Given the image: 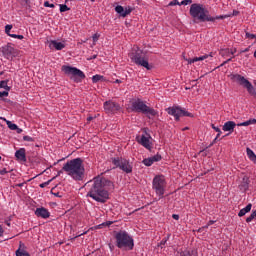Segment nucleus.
I'll list each match as a JSON object with an SVG mask.
<instances>
[{
	"mask_svg": "<svg viewBox=\"0 0 256 256\" xmlns=\"http://www.w3.org/2000/svg\"><path fill=\"white\" fill-rule=\"evenodd\" d=\"M174 5H181V3H179V0H173L169 3L170 7H173Z\"/></svg>",
	"mask_w": 256,
	"mask_h": 256,
	"instance_id": "42",
	"label": "nucleus"
},
{
	"mask_svg": "<svg viewBox=\"0 0 256 256\" xmlns=\"http://www.w3.org/2000/svg\"><path fill=\"white\" fill-rule=\"evenodd\" d=\"M35 215L36 217H41L42 219H49V217H51V213L45 207L37 208L35 210Z\"/></svg>",
	"mask_w": 256,
	"mask_h": 256,
	"instance_id": "14",
	"label": "nucleus"
},
{
	"mask_svg": "<svg viewBox=\"0 0 256 256\" xmlns=\"http://www.w3.org/2000/svg\"><path fill=\"white\" fill-rule=\"evenodd\" d=\"M172 218H174L176 221H179V214H173Z\"/></svg>",
	"mask_w": 256,
	"mask_h": 256,
	"instance_id": "54",
	"label": "nucleus"
},
{
	"mask_svg": "<svg viewBox=\"0 0 256 256\" xmlns=\"http://www.w3.org/2000/svg\"><path fill=\"white\" fill-rule=\"evenodd\" d=\"M99 37H100L99 34H94V35L92 36L93 42H94V43H97V41H99Z\"/></svg>",
	"mask_w": 256,
	"mask_h": 256,
	"instance_id": "44",
	"label": "nucleus"
},
{
	"mask_svg": "<svg viewBox=\"0 0 256 256\" xmlns=\"http://www.w3.org/2000/svg\"><path fill=\"white\" fill-rule=\"evenodd\" d=\"M180 256H192L189 250L181 251Z\"/></svg>",
	"mask_w": 256,
	"mask_h": 256,
	"instance_id": "37",
	"label": "nucleus"
},
{
	"mask_svg": "<svg viewBox=\"0 0 256 256\" xmlns=\"http://www.w3.org/2000/svg\"><path fill=\"white\" fill-rule=\"evenodd\" d=\"M246 153H247L249 159L255 155V152H253V150H251L250 148H246Z\"/></svg>",
	"mask_w": 256,
	"mask_h": 256,
	"instance_id": "35",
	"label": "nucleus"
},
{
	"mask_svg": "<svg viewBox=\"0 0 256 256\" xmlns=\"http://www.w3.org/2000/svg\"><path fill=\"white\" fill-rule=\"evenodd\" d=\"M23 141L33 142V141H35V139L30 136H23Z\"/></svg>",
	"mask_w": 256,
	"mask_h": 256,
	"instance_id": "40",
	"label": "nucleus"
},
{
	"mask_svg": "<svg viewBox=\"0 0 256 256\" xmlns=\"http://www.w3.org/2000/svg\"><path fill=\"white\" fill-rule=\"evenodd\" d=\"M207 57H209V55L195 57L193 59L190 58L187 61H188L189 65H191L192 63H197V61H205V59H207Z\"/></svg>",
	"mask_w": 256,
	"mask_h": 256,
	"instance_id": "23",
	"label": "nucleus"
},
{
	"mask_svg": "<svg viewBox=\"0 0 256 256\" xmlns=\"http://www.w3.org/2000/svg\"><path fill=\"white\" fill-rule=\"evenodd\" d=\"M131 60L135 65H139L140 67H144L147 71H151L153 69V64H149V58H147V52H143L141 49H137L135 53H132Z\"/></svg>",
	"mask_w": 256,
	"mask_h": 256,
	"instance_id": "6",
	"label": "nucleus"
},
{
	"mask_svg": "<svg viewBox=\"0 0 256 256\" xmlns=\"http://www.w3.org/2000/svg\"><path fill=\"white\" fill-rule=\"evenodd\" d=\"M167 241H169V235H168L166 238H164V239L161 240L160 246H161V245H165V244L167 243Z\"/></svg>",
	"mask_w": 256,
	"mask_h": 256,
	"instance_id": "45",
	"label": "nucleus"
},
{
	"mask_svg": "<svg viewBox=\"0 0 256 256\" xmlns=\"http://www.w3.org/2000/svg\"><path fill=\"white\" fill-rule=\"evenodd\" d=\"M104 109L106 113H115V111H119V109H121V106L113 101H106L104 103Z\"/></svg>",
	"mask_w": 256,
	"mask_h": 256,
	"instance_id": "13",
	"label": "nucleus"
},
{
	"mask_svg": "<svg viewBox=\"0 0 256 256\" xmlns=\"http://www.w3.org/2000/svg\"><path fill=\"white\" fill-rule=\"evenodd\" d=\"M15 131H17L18 134L23 133V129L19 128V126H17V129Z\"/></svg>",
	"mask_w": 256,
	"mask_h": 256,
	"instance_id": "56",
	"label": "nucleus"
},
{
	"mask_svg": "<svg viewBox=\"0 0 256 256\" xmlns=\"http://www.w3.org/2000/svg\"><path fill=\"white\" fill-rule=\"evenodd\" d=\"M252 207H253V204L249 203L245 208H242L239 211L238 217H245V215H247V213H249L251 211Z\"/></svg>",
	"mask_w": 256,
	"mask_h": 256,
	"instance_id": "20",
	"label": "nucleus"
},
{
	"mask_svg": "<svg viewBox=\"0 0 256 256\" xmlns=\"http://www.w3.org/2000/svg\"><path fill=\"white\" fill-rule=\"evenodd\" d=\"M166 112L168 115H171L175 118V121H180L181 117H194L191 112L179 107V106H172L166 108Z\"/></svg>",
	"mask_w": 256,
	"mask_h": 256,
	"instance_id": "9",
	"label": "nucleus"
},
{
	"mask_svg": "<svg viewBox=\"0 0 256 256\" xmlns=\"http://www.w3.org/2000/svg\"><path fill=\"white\" fill-rule=\"evenodd\" d=\"M110 225H113V221H106L102 224H99L96 226V229H103V227H109Z\"/></svg>",
	"mask_w": 256,
	"mask_h": 256,
	"instance_id": "28",
	"label": "nucleus"
},
{
	"mask_svg": "<svg viewBox=\"0 0 256 256\" xmlns=\"http://www.w3.org/2000/svg\"><path fill=\"white\" fill-rule=\"evenodd\" d=\"M193 3V0H183L180 5H191Z\"/></svg>",
	"mask_w": 256,
	"mask_h": 256,
	"instance_id": "41",
	"label": "nucleus"
},
{
	"mask_svg": "<svg viewBox=\"0 0 256 256\" xmlns=\"http://www.w3.org/2000/svg\"><path fill=\"white\" fill-rule=\"evenodd\" d=\"M10 37H12L13 39H24L25 37L23 35H18V34H12L10 35Z\"/></svg>",
	"mask_w": 256,
	"mask_h": 256,
	"instance_id": "38",
	"label": "nucleus"
},
{
	"mask_svg": "<svg viewBox=\"0 0 256 256\" xmlns=\"http://www.w3.org/2000/svg\"><path fill=\"white\" fill-rule=\"evenodd\" d=\"M21 247H25V244L20 242V248L16 250V256H31L29 252L21 249Z\"/></svg>",
	"mask_w": 256,
	"mask_h": 256,
	"instance_id": "21",
	"label": "nucleus"
},
{
	"mask_svg": "<svg viewBox=\"0 0 256 256\" xmlns=\"http://www.w3.org/2000/svg\"><path fill=\"white\" fill-rule=\"evenodd\" d=\"M143 165H145L146 167H151V165H153V159L150 157V158H145L143 161H142Z\"/></svg>",
	"mask_w": 256,
	"mask_h": 256,
	"instance_id": "29",
	"label": "nucleus"
},
{
	"mask_svg": "<svg viewBox=\"0 0 256 256\" xmlns=\"http://www.w3.org/2000/svg\"><path fill=\"white\" fill-rule=\"evenodd\" d=\"M115 83H121V80L116 79V80H115Z\"/></svg>",
	"mask_w": 256,
	"mask_h": 256,
	"instance_id": "64",
	"label": "nucleus"
},
{
	"mask_svg": "<svg viewBox=\"0 0 256 256\" xmlns=\"http://www.w3.org/2000/svg\"><path fill=\"white\" fill-rule=\"evenodd\" d=\"M150 158L152 159L153 163H157V161H161V159H162L160 154H156V155H154V156H152Z\"/></svg>",
	"mask_w": 256,
	"mask_h": 256,
	"instance_id": "33",
	"label": "nucleus"
},
{
	"mask_svg": "<svg viewBox=\"0 0 256 256\" xmlns=\"http://www.w3.org/2000/svg\"><path fill=\"white\" fill-rule=\"evenodd\" d=\"M4 233H5V230L3 229V226L0 225V237H3Z\"/></svg>",
	"mask_w": 256,
	"mask_h": 256,
	"instance_id": "51",
	"label": "nucleus"
},
{
	"mask_svg": "<svg viewBox=\"0 0 256 256\" xmlns=\"http://www.w3.org/2000/svg\"><path fill=\"white\" fill-rule=\"evenodd\" d=\"M124 11H125L124 15H126V17H127V15H131V13L133 12V8L128 6V7L125 8Z\"/></svg>",
	"mask_w": 256,
	"mask_h": 256,
	"instance_id": "34",
	"label": "nucleus"
},
{
	"mask_svg": "<svg viewBox=\"0 0 256 256\" xmlns=\"http://www.w3.org/2000/svg\"><path fill=\"white\" fill-rule=\"evenodd\" d=\"M144 133L141 136H136V141L137 143H139L140 145H142V147H145V149H148V151H151V142L149 141V139H151V135L147 134V130L144 129ZM145 135H148L145 136Z\"/></svg>",
	"mask_w": 256,
	"mask_h": 256,
	"instance_id": "12",
	"label": "nucleus"
},
{
	"mask_svg": "<svg viewBox=\"0 0 256 256\" xmlns=\"http://www.w3.org/2000/svg\"><path fill=\"white\" fill-rule=\"evenodd\" d=\"M63 171L67 173L75 181H83L85 177V166H83V159L76 158L67 161L63 165Z\"/></svg>",
	"mask_w": 256,
	"mask_h": 256,
	"instance_id": "3",
	"label": "nucleus"
},
{
	"mask_svg": "<svg viewBox=\"0 0 256 256\" xmlns=\"http://www.w3.org/2000/svg\"><path fill=\"white\" fill-rule=\"evenodd\" d=\"M86 185L90 187L87 197H91L97 203H107L109 191L115 190V184L111 180L101 176L94 177Z\"/></svg>",
	"mask_w": 256,
	"mask_h": 256,
	"instance_id": "1",
	"label": "nucleus"
},
{
	"mask_svg": "<svg viewBox=\"0 0 256 256\" xmlns=\"http://www.w3.org/2000/svg\"><path fill=\"white\" fill-rule=\"evenodd\" d=\"M250 161H253V163H256V154H254L251 158Z\"/></svg>",
	"mask_w": 256,
	"mask_h": 256,
	"instance_id": "55",
	"label": "nucleus"
},
{
	"mask_svg": "<svg viewBox=\"0 0 256 256\" xmlns=\"http://www.w3.org/2000/svg\"><path fill=\"white\" fill-rule=\"evenodd\" d=\"M11 29H13V25H11V24H7L6 26H5V33H6V35H8V37H11Z\"/></svg>",
	"mask_w": 256,
	"mask_h": 256,
	"instance_id": "31",
	"label": "nucleus"
},
{
	"mask_svg": "<svg viewBox=\"0 0 256 256\" xmlns=\"http://www.w3.org/2000/svg\"><path fill=\"white\" fill-rule=\"evenodd\" d=\"M115 239L116 247H118V249H128L129 251H133L135 243L133 237H131L127 231L120 230L119 232H116Z\"/></svg>",
	"mask_w": 256,
	"mask_h": 256,
	"instance_id": "4",
	"label": "nucleus"
},
{
	"mask_svg": "<svg viewBox=\"0 0 256 256\" xmlns=\"http://www.w3.org/2000/svg\"><path fill=\"white\" fill-rule=\"evenodd\" d=\"M251 49V46H249L248 48H245L244 50H241L240 53H248V51Z\"/></svg>",
	"mask_w": 256,
	"mask_h": 256,
	"instance_id": "53",
	"label": "nucleus"
},
{
	"mask_svg": "<svg viewBox=\"0 0 256 256\" xmlns=\"http://www.w3.org/2000/svg\"><path fill=\"white\" fill-rule=\"evenodd\" d=\"M62 71L65 73V75H68L70 77L71 81H74V83H81L83 79H85V73L81 71L79 68L73 67V66H62Z\"/></svg>",
	"mask_w": 256,
	"mask_h": 256,
	"instance_id": "7",
	"label": "nucleus"
},
{
	"mask_svg": "<svg viewBox=\"0 0 256 256\" xmlns=\"http://www.w3.org/2000/svg\"><path fill=\"white\" fill-rule=\"evenodd\" d=\"M64 171L65 170H63V167H62V169L60 171H58L57 175L54 177H56V178L59 177L61 174H63Z\"/></svg>",
	"mask_w": 256,
	"mask_h": 256,
	"instance_id": "52",
	"label": "nucleus"
},
{
	"mask_svg": "<svg viewBox=\"0 0 256 256\" xmlns=\"http://www.w3.org/2000/svg\"><path fill=\"white\" fill-rule=\"evenodd\" d=\"M251 183V180H249V177L244 176L242 178L241 184L239 185L241 191H247L249 189V184Z\"/></svg>",
	"mask_w": 256,
	"mask_h": 256,
	"instance_id": "19",
	"label": "nucleus"
},
{
	"mask_svg": "<svg viewBox=\"0 0 256 256\" xmlns=\"http://www.w3.org/2000/svg\"><path fill=\"white\" fill-rule=\"evenodd\" d=\"M15 157L18 159V161H27V156L25 154V148H20L15 152Z\"/></svg>",
	"mask_w": 256,
	"mask_h": 256,
	"instance_id": "17",
	"label": "nucleus"
},
{
	"mask_svg": "<svg viewBox=\"0 0 256 256\" xmlns=\"http://www.w3.org/2000/svg\"><path fill=\"white\" fill-rule=\"evenodd\" d=\"M235 127H237V124L233 121H228L223 125V131H229V133H233L235 131Z\"/></svg>",
	"mask_w": 256,
	"mask_h": 256,
	"instance_id": "18",
	"label": "nucleus"
},
{
	"mask_svg": "<svg viewBox=\"0 0 256 256\" xmlns=\"http://www.w3.org/2000/svg\"><path fill=\"white\" fill-rule=\"evenodd\" d=\"M189 13L193 19V23H215V21L219 19H227L229 17H237V15H239V11L233 10L232 14L211 16V14H209V10L203 4L199 3L192 4L190 6Z\"/></svg>",
	"mask_w": 256,
	"mask_h": 256,
	"instance_id": "2",
	"label": "nucleus"
},
{
	"mask_svg": "<svg viewBox=\"0 0 256 256\" xmlns=\"http://www.w3.org/2000/svg\"><path fill=\"white\" fill-rule=\"evenodd\" d=\"M153 189H155L156 194L160 197L165 195V178L163 176H156L153 179Z\"/></svg>",
	"mask_w": 256,
	"mask_h": 256,
	"instance_id": "11",
	"label": "nucleus"
},
{
	"mask_svg": "<svg viewBox=\"0 0 256 256\" xmlns=\"http://www.w3.org/2000/svg\"><path fill=\"white\" fill-rule=\"evenodd\" d=\"M44 7H50L51 9H55V4L49 3V1L44 2Z\"/></svg>",
	"mask_w": 256,
	"mask_h": 256,
	"instance_id": "39",
	"label": "nucleus"
},
{
	"mask_svg": "<svg viewBox=\"0 0 256 256\" xmlns=\"http://www.w3.org/2000/svg\"><path fill=\"white\" fill-rule=\"evenodd\" d=\"M213 223H215V221L214 220H210L209 222H208V227L210 226V225H213Z\"/></svg>",
	"mask_w": 256,
	"mask_h": 256,
	"instance_id": "61",
	"label": "nucleus"
},
{
	"mask_svg": "<svg viewBox=\"0 0 256 256\" xmlns=\"http://www.w3.org/2000/svg\"><path fill=\"white\" fill-rule=\"evenodd\" d=\"M87 121H93V117L89 116V117L87 118Z\"/></svg>",
	"mask_w": 256,
	"mask_h": 256,
	"instance_id": "62",
	"label": "nucleus"
},
{
	"mask_svg": "<svg viewBox=\"0 0 256 256\" xmlns=\"http://www.w3.org/2000/svg\"><path fill=\"white\" fill-rule=\"evenodd\" d=\"M209 225L203 226L201 228L198 229V233H203L205 231V229H208Z\"/></svg>",
	"mask_w": 256,
	"mask_h": 256,
	"instance_id": "47",
	"label": "nucleus"
},
{
	"mask_svg": "<svg viewBox=\"0 0 256 256\" xmlns=\"http://www.w3.org/2000/svg\"><path fill=\"white\" fill-rule=\"evenodd\" d=\"M131 111L133 113H142V115H146L148 119H151V117H155L157 115V111L145 104L143 100L137 99L131 104Z\"/></svg>",
	"mask_w": 256,
	"mask_h": 256,
	"instance_id": "5",
	"label": "nucleus"
},
{
	"mask_svg": "<svg viewBox=\"0 0 256 256\" xmlns=\"http://www.w3.org/2000/svg\"><path fill=\"white\" fill-rule=\"evenodd\" d=\"M232 59H233V58L227 59L226 61H224V62L220 65V67H223V65H227V63L231 62Z\"/></svg>",
	"mask_w": 256,
	"mask_h": 256,
	"instance_id": "50",
	"label": "nucleus"
},
{
	"mask_svg": "<svg viewBox=\"0 0 256 256\" xmlns=\"http://www.w3.org/2000/svg\"><path fill=\"white\" fill-rule=\"evenodd\" d=\"M252 217L256 219V210L251 213Z\"/></svg>",
	"mask_w": 256,
	"mask_h": 256,
	"instance_id": "60",
	"label": "nucleus"
},
{
	"mask_svg": "<svg viewBox=\"0 0 256 256\" xmlns=\"http://www.w3.org/2000/svg\"><path fill=\"white\" fill-rule=\"evenodd\" d=\"M255 124H256V119L252 118V119H249L245 122L237 124V126L238 127H249V125H255Z\"/></svg>",
	"mask_w": 256,
	"mask_h": 256,
	"instance_id": "22",
	"label": "nucleus"
},
{
	"mask_svg": "<svg viewBox=\"0 0 256 256\" xmlns=\"http://www.w3.org/2000/svg\"><path fill=\"white\" fill-rule=\"evenodd\" d=\"M49 47L50 49H56V51H62V49H65V44L57 42V40H52L50 41Z\"/></svg>",
	"mask_w": 256,
	"mask_h": 256,
	"instance_id": "16",
	"label": "nucleus"
},
{
	"mask_svg": "<svg viewBox=\"0 0 256 256\" xmlns=\"http://www.w3.org/2000/svg\"><path fill=\"white\" fill-rule=\"evenodd\" d=\"M232 79H236L242 87H245L247 89L248 93L252 95L253 97H256V91L255 87H253V84L247 80V78L241 76V74H234L232 75Z\"/></svg>",
	"mask_w": 256,
	"mask_h": 256,
	"instance_id": "10",
	"label": "nucleus"
},
{
	"mask_svg": "<svg viewBox=\"0 0 256 256\" xmlns=\"http://www.w3.org/2000/svg\"><path fill=\"white\" fill-rule=\"evenodd\" d=\"M1 97H9V91L0 92Z\"/></svg>",
	"mask_w": 256,
	"mask_h": 256,
	"instance_id": "46",
	"label": "nucleus"
},
{
	"mask_svg": "<svg viewBox=\"0 0 256 256\" xmlns=\"http://www.w3.org/2000/svg\"><path fill=\"white\" fill-rule=\"evenodd\" d=\"M55 178L56 177H53L52 179L48 180L47 182L40 184L41 189H44V187H47V185H49V183H51V181H54Z\"/></svg>",
	"mask_w": 256,
	"mask_h": 256,
	"instance_id": "36",
	"label": "nucleus"
},
{
	"mask_svg": "<svg viewBox=\"0 0 256 256\" xmlns=\"http://www.w3.org/2000/svg\"><path fill=\"white\" fill-rule=\"evenodd\" d=\"M211 127H212V129H214V131H216V133H219V134L222 133L221 128L215 126V124H212Z\"/></svg>",
	"mask_w": 256,
	"mask_h": 256,
	"instance_id": "43",
	"label": "nucleus"
},
{
	"mask_svg": "<svg viewBox=\"0 0 256 256\" xmlns=\"http://www.w3.org/2000/svg\"><path fill=\"white\" fill-rule=\"evenodd\" d=\"M1 51L4 57L9 58L15 56V48H13V46H11L10 44L3 46L1 48Z\"/></svg>",
	"mask_w": 256,
	"mask_h": 256,
	"instance_id": "15",
	"label": "nucleus"
},
{
	"mask_svg": "<svg viewBox=\"0 0 256 256\" xmlns=\"http://www.w3.org/2000/svg\"><path fill=\"white\" fill-rule=\"evenodd\" d=\"M220 55L222 57H227V55H231V50L229 48L221 49Z\"/></svg>",
	"mask_w": 256,
	"mask_h": 256,
	"instance_id": "30",
	"label": "nucleus"
},
{
	"mask_svg": "<svg viewBox=\"0 0 256 256\" xmlns=\"http://www.w3.org/2000/svg\"><path fill=\"white\" fill-rule=\"evenodd\" d=\"M218 139H219V138L216 137V138L212 141V143H214V144L217 143V140H218Z\"/></svg>",
	"mask_w": 256,
	"mask_h": 256,
	"instance_id": "63",
	"label": "nucleus"
},
{
	"mask_svg": "<svg viewBox=\"0 0 256 256\" xmlns=\"http://www.w3.org/2000/svg\"><path fill=\"white\" fill-rule=\"evenodd\" d=\"M52 195H54V197H61V195L59 194V192H57V193H53V192H52Z\"/></svg>",
	"mask_w": 256,
	"mask_h": 256,
	"instance_id": "58",
	"label": "nucleus"
},
{
	"mask_svg": "<svg viewBox=\"0 0 256 256\" xmlns=\"http://www.w3.org/2000/svg\"><path fill=\"white\" fill-rule=\"evenodd\" d=\"M99 81H105V77L103 75L96 74L92 77V83H99Z\"/></svg>",
	"mask_w": 256,
	"mask_h": 256,
	"instance_id": "26",
	"label": "nucleus"
},
{
	"mask_svg": "<svg viewBox=\"0 0 256 256\" xmlns=\"http://www.w3.org/2000/svg\"><path fill=\"white\" fill-rule=\"evenodd\" d=\"M253 219H255V218L253 217L252 214H250V216L246 218V223H251V221H253Z\"/></svg>",
	"mask_w": 256,
	"mask_h": 256,
	"instance_id": "48",
	"label": "nucleus"
},
{
	"mask_svg": "<svg viewBox=\"0 0 256 256\" xmlns=\"http://www.w3.org/2000/svg\"><path fill=\"white\" fill-rule=\"evenodd\" d=\"M93 59H97V55H93L92 57H90V58L88 59V61H91V60H93Z\"/></svg>",
	"mask_w": 256,
	"mask_h": 256,
	"instance_id": "59",
	"label": "nucleus"
},
{
	"mask_svg": "<svg viewBox=\"0 0 256 256\" xmlns=\"http://www.w3.org/2000/svg\"><path fill=\"white\" fill-rule=\"evenodd\" d=\"M191 85H192V87H195L197 85V80H192Z\"/></svg>",
	"mask_w": 256,
	"mask_h": 256,
	"instance_id": "57",
	"label": "nucleus"
},
{
	"mask_svg": "<svg viewBox=\"0 0 256 256\" xmlns=\"http://www.w3.org/2000/svg\"><path fill=\"white\" fill-rule=\"evenodd\" d=\"M115 11H116V13H118V15L120 17H126L125 8L123 6H121V5L116 6Z\"/></svg>",
	"mask_w": 256,
	"mask_h": 256,
	"instance_id": "24",
	"label": "nucleus"
},
{
	"mask_svg": "<svg viewBox=\"0 0 256 256\" xmlns=\"http://www.w3.org/2000/svg\"><path fill=\"white\" fill-rule=\"evenodd\" d=\"M111 163L113 164V169H120L123 173H133V164L129 160L123 157H113L111 158Z\"/></svg>",
	"mask_w": 256,
	"mask_h": 256,
	"instance_id": "8",
	"label": "nucleus"
},
{
	"mask_svg": "<svg viewBox=\"0 0 256 256\" xmlns=\"http://www.w3.org/2000/svg\"><path fill=\"white\" fill-rule=\"evenodd\" d=\"M8 83L9 80L0 81V89H5V91H11V87L7 85Z\"/></svg>",
	"mask_w": 256,
	"mask_h": 256,
	"instance_id": "25",
	"label": "nucleus"
},
{
	"mask_svg": "<svg viewBox=\"0 0 256 256\" xmlns=\"http://www.w3.org/2000/svg\"><path fill=\"white\" fill-rule=\"evenodd\" d=\"M7 173H9V171H7V168L0 170V175H7Z\"/></svg>",
	"mask_w": 256,
	"mask_h": 256,
	"instance_id": "49",
	"label": "nucleus"
},
{
	"mask_svg": "<svg viewBox=\"0 0 256 256\" xmlns=\"http://www.w3.org/2000/svg\"><path fill=\"white\" fill-rule=\"evenodd\" d=\"M65 11H71V8H69L66 4H60V13H65Z\"/></svg>",
	"mask_w": 256,
	"mask_h": 256,
	"instance_id": "32",
	"label": "nucleus"
},
{
	"mask_svg": "<svg viewBox=\"0 0 256 256\" xmlns=\"http://www.w3.org/2000/svg\"><path fill=\"white\" fill-rule=\"evenodd\" d=\"M6 121V125H8V128L11 130V131H15L17 129V124H14L13 122L9 121V120H4Z\"/></svg>",
	"mask_w": 256,
	"mask_h": 256,
	"instance_id": "27",
	"label": "nucleus"
}]
</instances>
